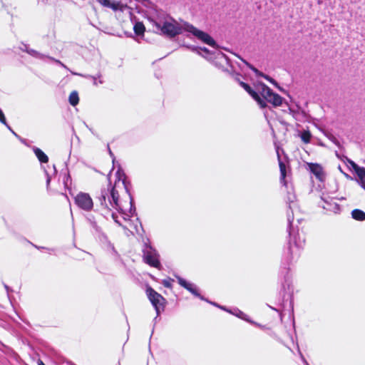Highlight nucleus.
<instances>
[{"mask_svg": "<svg viewBox=\"0 0 365 365\" xmlns=\"http://www.w3.org/2000/svg\"><path fill=\"white\" fill-rule=\"evenodd\" d=\"M296 200L295 195L289 190H287L286 197V202L288 204V207L290 211L287 212V232L289 235V241L287 246L283 250L282 264L279 271V279L281 280V291L283 292V302L284 298L287 297V299L292 298L289 294L287 295V288H289L290 285V276L289 266L294 259L295 257L299 255V249L302 248L304 245L305 239L299 232V230H295L292 222L294 220L293 212L292 210V204L294 203Z\"/></svg>", "mask_w": 365, "mask_h": 365, "instance_id": "1", "label": "nucleus"}, {"mask_svg": "<svg viewBox=\"0 0 365 365\" xmlns=\"http://www.w3.org/2000/svg\"><path fill=\"white\" fill-rule=\"evenodd\" d=\"M116 178L118 182L121 181L123 187L127 192L129 197V209L127 210L124 208L123 205L119 202V194L115 190V185L113 186L110 182L108 185L107 189H102L101 193L98 196V200L99 203L108 210V204L107 203V199H108L109 204L115 207L119 213L122 215V217L124 220H128L130 217H133L136 214V210L133 201V198L130 192V182L127 180V176L123 170L119 168L116 172Z\"/></svg>", "mask_w": 365, "mask_h": 365, "instance_id": "2", "label": "nucleus"}, {"mask_svg": "<svg viewBox=\"0 0 365 365\" xmlns=\"http://www.w3.org/2000/svg\"><path fill=\"white\" fill-rule=\"evenodd\" d=\"M170 21L168 20L155 21L154 25L162 34L169 38H174L185 31L184 22L180 24L174 19L170 17Z\"/></svg>", "mask_w": 365, "mask_h": 365, "instance_id": "3", "label": "nucleus"}, {"mask_svg": "<svg viewBox=\"0 0 365 365\" xmlns=\"http://www.w3.org/2000/svg\"><path fill=\"white\" fill-rule=\"evenodd\" d=\"M184 31L190 33L201 42L214 48H216L217 47L216 41L210 34L205 31L199 30L192 24H190L188 22L184 21Z\"/></svg>", "mask_w": 365, "mask_h": 365, "instance_id": "4", "label": "nucleus"}, {"mask_svg": "<svg viewBox=\"0 0 365 365\" xmlns=\"http://www.w3.org/2000/svg\"><path fill=\"white\" fill-rule=\"evenodd\" d=\"M143 257L144 262L151 267L160 268L161 264L157 250L150 243L145 242L143 247Z\"/></svg>", "mask_w": 365, "mask_h": 365, "instance_id": "5", "label": "nucleus"}, {"mask_svg": "<svg viewBox=\"0 0 365 365\" xmlns=\"http://www.w3.org/2000/svg\"><path fill=\"white\" fill-rule=\"evenodd\" d=\"M259 93L262 96L264 101L266 103L269 102L272 103L274 107L279 106L282 105L283 98L279 94L274 93L273 91L262 83L259 87Z\"/></svg>", "mask_w": 365, "mask_h": 365, "instance_id": "6", "label": "nucleus"}, {"mask_svg": "<svg viewBox=\"0 0 365 365\" xmlns=\"http://www.w3.org/2000/svg\"><path fill=\"white\" fill-rule=\"evenodd\" d=\"M148 297L154 307L158 316H160L161 311L164 310L166 299L152 287H148L146 289Z\"/></svg>", "mask_w": 365, "mask_h": 365, "instance_id": "7", "label": "nucleus"}, {"mask_svg": "<svg viewBox=\"0 0 365 365\" xmlns=\"http://www.w3.org/2000/svg\"><path fill=\"white\" fill-rule=\"evenodd\" d=\"M76 205L81 210L89 212L93 207V202L90 195L86 192H79L74 197Z\"/></svg>", "mask_w": 365, "mask_h": 365, "instance_id": "8", "label": "nucleus"}, {"mask_svg": "<svg viewBox=\"0 0 365 365\" xmlns=\"http://www.w3.org/2000/svg\"><path fill=\"white\" fill-rule=\"evenodd\" d=\"M176 277H177L178 284L181 287H182L183 288L187 289L192 294H193L196 297H198L201 300L208 302L207 299L205 298L203 296H202L200 294V293L198 291L197 287L195 284L186 281L185 279L182 278L179 276H177Z\"/></svg>", "mask_w": 365, "mask_h": 365, "instance_id": "9", "label": "nucleus"}, {"mask_svg": "<svg viewBox=\"0 0 365 365\" xmlns=\"http://www.w3.org/2000/svg\"><path fill=\"white\" fill-rule=\"evenodd\" d=\"M321 200L324 202V204L321 205V206L327 210L334 212L335 213L338 212L340 210L339 205L334 201V199L330 197L327 194L323 193L321 196Z\"/></svg>", "mask_w": 365, "mask_h": 365, "instance_id": "10", "label": "nucleus"}, {"mask_svg": "<svg viewBox=\"0 0 365 365\" xmlns=\"http://www.w3.org/2000/svg\"><path fill=\"white\" fill-rule=\"evenodd\" d=\"M240 86L258 103L261 108L267 106V103L259 97V93L254 91L249 84L240 82Z\"/></svg>", "mask_w": 365, "mask_h": 365, "instance_id": "11", "label": "nucleus"}, {"mask_svg": "<svg viewBox=\"0 0 365 365\" xmlns=\"http://www.w3.org/2000/svg\"><path fill=\"white\" fill-rule=\"evenodd\" d=\"M309 171L318 179L322 182L324 180V173L322 167L317 163H308Z\"/></svg>", "mask_w": 365, "mask_h": 365, "instance_id": "12", "label": "nucleus"}, {"mask_svg": "<svg viewBox=\"0 0 365 365\" xmlns=\"http://www.w3.org/2000/svg\"><path fill=\"white\" fill-rule=\"evenodd\" d=\"M107 203L108 204V210L107 209H106L105 207H103L101 204V212H102V215L104 217H108V215H110V217H112V219L114 220V222L118 224L119 226H123L121 222H120V220H118V216L113 212L111 211V208H113V207L109 204L108 202V199H107ZM113 209H115V207H113Z\"/></svg>", "mask_w": 365, "mask_h": 365, "instance_id": "13", "label": "nucleus"}, {"mask_svg": "<svg viewBox=\"0 0 365 365\" xmlns=\"http://www.w3.org/2000/svg\"><path fill=\"white\" fill-rule=\"evenodd\" d=\"M226 311L231 313L232 314L237 317L238 318L249 322V323H253V321L251 320L246 314H245L244 312H242L241 310H240L237 308H235L232 310L227 309Z\"/></svg>", "mask_w": 365, "mask_h": 365, "instance_id": "14", "label": "nucleus"}, {"mask_svg": "<svg viewBox=\"0 0 365 365\" xmlns=\"http://www.w3.org/2000/svg\"><path fill=\"white\" fill-rule=\"evenodd\" d=\"M277 157L279 160V166L280 170V182L283 185H287L285 180L286 178V166L285 164L281 160L279 152L277 151Z\"/></svg>", "mask_w": 365, "mask_h": 365, "instance_id": "15", "label": "nucleus"}, {"mask_svg": "<svg viewBox=\"0 0 365 365\" xmlns=\"http://www.w3.org/2000/svg\"><path fill=\"white\" fill-rule=\"evenodd\" d=\"M32 150L38 160L41 163H46L48 162V157L40 148L34 146Z\"/></svg>", "mask_w": 365, "mask_h": 365, "instance_id": "16", "label": "nucleus"}, {"mask_svg": "<svg viewBox=\"0 0 365 365\" xmlns=\"http://www.w3.org/2000/svg\"><path fill=\"white\" fill-rule=\"evenodd\" d=\"M25 46V51L26 53H28L29 55H31V56L36 58H38V59H41V60H45L46 59V55L45 54H43V53H39L38 51H36V50H34V49H31V48H29L26 45H24Z\"/></svg>", "mask_w": 365, "mask_h": 365, "instance_id": "17", "label": "nucleus"}, {"mask_svg": "<svg viewBox=\"0 0 365 365\" xmlns=\"http://www.w3.org/2000/svg\"><path fill=\"white\" fill-rule=\"evenodd\" d=\"M96 1L99 4L103 5V6H106V7H108V8H110L113 11H117L118 9L119 4L115 2V1L111 2L110 0H96Z\"/></svg>", "mask_w": 365, "mask_h": 365, "instance_id": "18", "label": "nucleus"}, {"mask_svg": "<svg viewBox=\"0 0 365 365\" xmlns=\"http://www.w3.org/2000/svg\"><path fill=\"white\" fill-rule=\"evenodd\" d=\"M351 217L353 219L358 221L365 220V212L359 209H355L351 212Z\"/></svg>", "mask_w": 365, "mask_h": 365, "instance_id": "19", "label": "nucleus"}, {"mask_svg": "<svg viewBox=\"0 0 365 365\" xmlns=\"http://www.w3.org/2000/svg\"><path fill=\"white\" fill-rule=\"evenodd\" d=\"M133 30L136 35L140 36L144 34L145 28L142 22L138 21L133 26Z\"/></svg>", "mask_w": 365, "mask_h": 365, "instance_id": "20", "label": "nucleus"}, {"mask_svg": "<svg viewBox=\"0 0 365 365\" xmlns=\"http://www.w3.org/2000/svg\"><path fill=\"white\" fill-rule=\"evenodd\" d=\"M68 101H69V103L73 106H75L78 103L79 97H78V93L77 91H73L71 93L69 98H68Z\"/></svg>", "mask_w": 365, "mask_h": 365, "instance_id": "21", "label": "nucleus"}, {"mask_svg": "<svg viewBox=\"0 0 365 365\" xmlns=\"http://www.w3.org/2000/svg\"><path fill=\"white\" fill-rule=\"evenodd\" d=\"M300 137H301L302 140L304 143H308L310 142V140H311V138H312V135H311L309 131L304 130V131H302L301 133Z\"/></svg>", "mask_w": 365, "mask_h": 365, "instance_id": "22", "label": "nucleus"}, {"mask_svg": "<svg viewBox=\"0 0 365 365\" xmlns=\"http://www.w3.org/2000/svg\"><path fill=\"white\" fill-rule=\"evenodd\" d=\"M357 176L361 186L365 190V168L364 170H360Z\"/></svg>", "mask_w": 365, "mask_h": 365, "instance_id": "23", "label": "nucleus"}, {"mask_svg": "<svg viewBox=\"0 0 365 365\" xmlns=\"http://www.w3.org/2000/svg\"><path fill=\"white\" fill-rule=\"evenodd\" d=\"M63 182L65 188H69V186L71 184V178L68 173L64 175Z\"/></svg>", "mask_w": 365, "mask_h": 365, "instance_id": "24", "label": "nucleus"}, {"mask_svg": "<svg viewBox=\"0 0 365 365\" xmlns=\"http://www.w3.org/2000/svg\"><path fill=\"white\" fill-rule=\"evenodd\" d=\"M349 163L357 175H358V173H359L360 170L364 169V168L359 166L356 163H355L352 160H349Z\"/></svg>", "mask_w": 365, "mask_h": 365, "instance_id": "25", "label": "nucleus"}, {"mask_svg": "<svg viewBox=\"0 0 365 365\" xmlns=\"http://www.w3.org/2000/svg\"><path fill=\"white\" fill-rule=\"evenodd\" d=\"M199 48H200V53H198V54L202 56L203 57L206 58L211 54V52L206 47H200L199 46Z\"/></svg>", "mask_w": 365, "mask_h": 365, "instance_id": "26", "label": "nucleus"}, {"mask_svg": "<svg viewBox=\"0 0 365 365\" xmlns=\"http://www.w3.org/2000/svg\"><path fill=\"white\" fill-rule=\"evenodd\" d=\"M46 59H48L51 61H53V62L56 63V64L61 66V67L66 68V70H68V67L65 64H63L61 61L54 58L53 57L48 56H46Z\"/></svg>", "mask_w": 365, "mask_h": 365, "instance_id": "27", "label": "nucleus"}, {"mask_svg": "<svg viewBox=\"0 0 365 365\" xmlns=\"http://www.w3.org/2000/svg\"><path fill=\"white\" fill-rule=\"evenodd\" d=\"M173 281V279H172L171 278H168V279H165L163 280L162 282V284H163V286L165 287H167V288H171L172 287V282Z\"/></svg>", "mask_w": 365, "mask_h": 365, "instance_id": "28", "label": "nucleus"}, {"mask_svg": "<svg viewBox=\"0 0 365 365\" xmlns=\"http://www.w3.org/2000/svg\"><path fill=\"white\" fill-rule=\"evenodd\" d=\"M184 47L191 50L193 52H195L197 53H200V48L199 46H195L192 45H183Z\"/></svg>", "mask_w": 365, "mask_h": 365, "instance_id": "29", "label": "nucleus"}, {"mask_svg": "<svg viewBox=\"0 0 365 365\" xmlns=\"http://www.w3.org/2000/svg\"><path fill=\"white\" fill-rule=\"evenodd\" d=\"M90 225L96 230V232H101V228L96 221H92L91 223H90Z\"/></svg>", "mask_w": 365, "mask_h": 365, "instance_id": "30", "label": "nucleus"}, {"mask_svg": "<svg viewBox=\"0 0 365 365\" xmlns=\"http://www.w3.org/2000/svg\"><path fill=\"white\" fill-rule=\"evenodd\" d=\"M90 225L96 230V232H101V228L96 221H92L91 223H90Z\"/></svg>", "mask_w": 365, "mask_h": 365, "instance_id": "31", "label": "nucleus"}, {"mask_svg": "<svg viewBox=\"0 0 365 365\" xmlns=\"http://www.w3.org/2000/svg\"><path fill=\"white\" fill-rule=\"evenodd\" d=\"M0 122L6 125V119L4 115V113H3L2 110L0 108Z\"/></svg>", "mask_w": 365, "mask_h": 365, "instance_id": "32", "label": "nucleus"}, {"mask_svg": "<svg viewBox=\"0 0 365 365\" xmlns=\"http://www.w3.org/2000/svg\"><path fill=\"white\" fill-rule=\"evenodd\" d=\"M44 172H45V175L46 176V187L48 190L49 185H50L51 180V177L46 170L44 169Z\"/></svg>", "mask_w": 365, "mask_h": 365, "instance_id": "33", "label": "nucleus"}, {"mask_svg": "<svg viewBox=\"0 0 365 365\" xmlns=\"http://www.w3.org/2000/svg\"><path fill=\"white\" fill-rule=\"evenodd\" d=\"M244 63L252 71H254L255 73L258 74L259 71L258 70L255 68L253 66H252L251 64H250L249 63H247V61H244Z\"/></svg>", "mask_w": 365, "mask_h": 365, "instance_id": "34", "label": "nucleus"}, {"mask_svg": "<svg viewBox=\"0 0 365 365\" xmlns=\"http://www.w3.org/2000/svg\"><path fill=\"white\" fill-rule=\"evenodd\" d=\"M265 79H267L268 81H269L270 83H272V84L274 85H277V82L273 79L271 77L268 76H266V75H262Z\"/></svg>", "mask_w": 365, "mask_h": 365, "instance_id": "35", "label": "nucleus"}, {"mask_svg": "<svg viewBox=\"0 0 365 365\" xmlns=\"http://www.w3.org/2000/svg\"><path fill=\"white\" fill-rule=\"evenodd\" d=\"M265 79H267L268 81H269L270 83H272V84L274 85H277V82L273 79L271 77L268 76H266V75H262Z\"/></svg>", "mask_w": 365, "mask_h": 365, "instance_id": "36", "label": "nucleus"}, {"mask_svg": "<svg viewBox=\"0 0 365 365\" xmlns=\"http://www.w3.org/2000/svg\"><path fill=\"white\" fill-rule=\"evenodd\" d=\"M217 57L220 58H225V61H228V58L227 57V56L225 54H224L222 52H218L217 53Z\"/></svg>", "mask_w": 365, "mask_h": 365, "instance_id": "37", "label": "nucleus"}, {"mask_svg": "<svg viewBox=\"0 0 365 365\" xmlns=\"http://www.w3.org/2000/svg\"><path fill=\"white\" fill-rule=\"evenodd\" d=\"M208 302V303H210V304H212V305H214V306H215V307H219V308H220V309H223V310H225V311H226V309H227L225 307H222V306H220V305L217 304V303H215V302H210V301H209V300H208V302Z\"/></svg>", "mask_w": 365, "mask_h": 365, "instance_id": "38", "label": "nucleus"}, {"mask_svg": "<svg viewBox=\"0 0 365 365\" xmlns=\"http://www.w3.org/2000/svg\"><path fill=\"white\" fill-rule=\"evenodd\" d=\"M208 302V303H210V304H212V305H214V306H215V307H219V308H220V309H223V310H225V311H226V309H227L225 307H222V306H220V305L217 304V303H215V302H210V301H209V300H208V302Z\"/></svg>", "mask_w": 365, "mask_h": 365, "instance_id": "39", "label": "nucleus"}, {"mask_svg": "<svg viewBox=\"0 0 365 365\" xmlns=\"http://www.w3.org/2000/svg\"><path fill=\"white\" fill-rule=\"evenodd\" d=\"M108 153H109L110 156L113 159V163H114V161H115V156H114V154L113 153V152L111 151L109 145H108Z\"/></svg>", "mask_w": 365, "mask_h": 365, "instance_id": "40", "label": "nucleus"}, {"mask_svg": "<svg viewBox=\"0 0 365 365\" xmlns=\"http://www.w3.org/2000/svg\"><path fill=\"white\" fill-rule=\"evenodd\" d=\"M250 324H253V325H255V326H256V327H259L260 329H262L265 328V327L264 325H262V324H259L257 322H255L254 321H253V323H250Z\"/></svg>", "mask_w": 365, "mask_h": 365, "instance_id": "41", "label": "nucleus"}, {"mask_svg": "<svg viewBox=\"0 0 365 365\" xmlns=\"http://www.w3.org/2000/svg\"><path fill=\"white\" fill-rule=\"evenodd\" d=\"M299 354H300V356H301L302 361L304 363V365H309V363L307 362V361L306 360V359L302 355V354L301 352H299Z\"/></svg>", "mask_w": 365, "mask_h": 365, "instance_id": "42", "label": "nucleus"}, {"mask_svg": "<svg viewBox=\"0 0 365 365\" xmlns=\"http://www.w3.org/2000/svg\"><path fill=\"white\" fill-rule=\"evenodd\" d=\"M35 247L37 248L38 250H47L49 252L53 251V249L46 248L44 247H38V246L35 245Z\"/></svg>", "mask_w": 365, "mask_h": 365, "instance_id": "43", "label": "nucleus"}, {"mask_svg": "<svg viewBox=\"0 0 365 365\" xmlns=\"http://www.w3.org/2000/svg\"><path fill=\"white\" fill-rule=\"evenodd\" d=\"M87 220L89 222V223H91L92 221H96L95 218L93 215H89L87 217Z\"/></svg>", "mask_w": 365, "mask_h": 365, "instance_id": "44", "label": "nucleus"}, {"mask_svg": "<svg viewBox=\"0 0 365 365\" xmlns=\"http://www.w3.org/2000/svg\"><path fill=\"white\" fill-rule=\"evenodd\" d=\"M4 287L5 289H6V291L7 294H9V292L11 291V289H10V287L7 284H4Z\"/></svg>", "mask_w": 365, "mask_h": 365, "instance_id": "45", "label": "nucleus"}, {"mask_svg": "<svg viewBox=\"0 0 365 365\" xmlns=\"http://www.w3.org/2000/svg\"><path fill=\"white\" fill-rule=\"evenodd\" d=\"M88 77L91 78H93V84L94 85H97V82H96L97 77L96 76H88Z\"/></svg>", "mask_w": 365, "mask_h": 365, "instance_id": "46", "label": "nucleus"}, {"mask_svg": "<svg viewBox=\"0 0 365 365\" xmlns=\"http://www.w3.org/2000/svg\"><path fill=\"white\" fill-rule=\"evenodd\" d=\"M240 75L239 73L235 74V79L237 81H238V82H239V83L240 84V82H241V81H240Z\"/></svg>", "mask_w": 365, "mask_h": 365, "instance_id": "47", "label": "nucleus"}, {"mask_svg": "<svg viewBox=\"0 0 365 365\" xmlns=\"http://www.w3.org/2000/svg\"><path fill=\"white\" fill-rule=\"evenodd\" d=\"M16 138H19L21 140V142L24 143V140L23 139H21L19 135L18 134H16L13 130L11 131Z\"/></svg>", "mask_w": 365, "mask_h": 365, "instance_id": "48", "label": "nucleus"}, {"mask_svg": "<svg viewBox=\"0 0 365 365\" xmlns=\"http://www.w3.org/2000/svg\"><path fill=\"white\" fill-rule=\"evenodd\" d=\"M16 138H19L21 140V142L24 143V140L23 139H21L19 135L18 134H16L13 130L11 131Z\"/></svg>", "mask_w": 365, "mask_h": 365, "instance_id": "49", "label": "nucleus"}, {"mask_svg": "<svg viewBox=\"0 0 365 365\" xmlns=\"http://www.w3.org/2000/svg\"><path fill=\"white\" fill-rule=\"evenodd\" d=\"M10 131L12 130V128L10 127V125L6 123V125H4Z\"/></svg>", "mask_w": 365, "mask_h": 365, "instance_id": "50", "label": "nucleus"}, {"mask_svg": "<svg viewBox=\"0 0 365 365\" xmlns=\"http://www.w3.org/2000/svg\"><path fill=\"white\" fill-rule=\"evenodd\" d=\"M71 73L73 75H75V76H81V74L78 73H74V72H71Z\"/></svg>", "mask_w": 365, "mask_h": 365, "instance_id": "51", "label": "nucleus"}, {"mask_svg": "<svg viewBox=\"0 0 365 365\" xmlns=\"http://www.w3.org/2000/svg\"><path fill=\"white\" fill-rule=\"evenodd\" d=\"M158 317H159V316H158V315L156 314V317H155V319H154V323H155V324L156 323V322H157V319L158 318Z\"/></svg>", "mask_w": 365, "mask_h": 365, "instance_id": "52", "label": "nucleus"}, {"mask_svg": "<svg viewBox=\"0 0 365 365\" xmlns=\"http://www.w3.org/2000/svg\"><path fill=\"white\" fill-rule=\"evenodd\" d=\"M38 365H45L42 361H40Z\"/></svg>", "mask_w": 365, "mask_h": 365, "instance_id": "53", "label": "nucleus"}, {"mask_svg": "<svg viewBox=\"0 0 365 365\" xmlns=\"http://www.w3.org/2000/svg\"><path fill=\"white\" fill-rule=\"evenodd\" d=\"M54 173L56 172V167L53 165Z\"/></svg>", "mask_w": 365, "mask_h": 365, "instance_id": "54", "label": "nucleus"}]
</instances>
